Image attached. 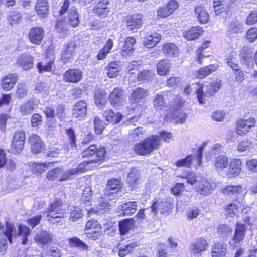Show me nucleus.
Listing matches in <instances>:
<instances>
[{
    "mask_svg": "<svg viewBox=\"0 0 257 257\" xmlns=\"http://www.w3.org/2000/svg\"><path fill=\"white\" fill-rule=\"evenodd\" d=\"M90 162H91L92 161L82 162L77 167L65 172L61 167L55 168L47 172L46 178L50 181L59 179L60 181H63L68 180L71 178L72 176L78 175L84 172L86 170L85 167Z\"/></svg>",
    "mask_w": 257,
    "mask_h": 257,
    "instance_id": "1",
    "label": "nucleus"
},
{
    "mask_svg": "<svg viewBox=\"0 0 257 257\" xmlns=\"http://www.w3.org/2000/svg\"><path fill=\"white\" fill-rule=\"evenodd\" d=\"M160 142L159 136L153 135L137 143L134 146V151L139 155L145 156L158 149Z\"/></svg>",
    "mask_w": 257,
    "mask_h": 257,
    "instance_id": "2",
    "label": "nucleus"
},
{
    "mask_svg": "<svg viewBox=\"0 0 257 257\" xmlns=\"http://www.w3.org/2000/svg\"><path fill=\"white\" fill-rule=\"evenodd\" d=\"M172 199L167 198L163 199L161 202L158 203L154 202L151 206V214L152 217L155 216L158 212V210L160 211L161 214L168 213L171 209L173 208V205L172 204Z\"/></svg>",
    "mask_w": 257,
    "mask_h": 257,
    "instance_id": "3",
    "label": "nucleus"
},
{
    "mask_svg": "<svg viewBox=\"0 0 257 257\" xmlns=\"http://www.w3.org/2000/svg\"><path fill=\"white\" fill-rule=\"evenodd\" d=\"M205 147V145H203L199 147L196 155L191 154L187 156L186 158L178 160L176 162L175 164L178 167H189L194 160H196L199 165L202 163V152Z\"/></svg>",
    "mask_w": 257,
    "mask_h": 257,
    "instance_id": "4",
    "label": "nucleus"
},
{
    "mask_svg": "<svg viewBox=\"0 0 257 257\" xmlns=\"http://www.w3.org/2000/svg\"><path fill=\"white\" fill-rule=\"evenodd\" d=\"M25 141V132L17 131L14 133L11 145V151L16 154H20L24 148Z\"/></svg>",
    "mask_w": 257,
    "mask_h": 257,
    "instance_id": "5",
    "label": "nucleus"
},
{
    "mask_svg": "<svg viewBox=\"0 0 257 257\" xmlns=\"http://www.w3.org/2000/svg\"><path fill=\"white\" fill-rule=\"evenodd\" d=\"M63 203L59 199H56L54 202L51 203L46 213V217L50 216L53 218H63L65 211L62 208Z\"/></svg>",
    "mask_w": 257,
    "mask_h": 257,
    "instance_id": "6",
    "label": "nucleus"
},
{
    "mask_svg": "<svg viewBox=\"0 0 257 257\" xmlns=\"http://www.w3.org/2000/svg\"><path fill=\"white\" fill-rule=\"evenodd\" d=\"M108 99L113 106H120L125 100L124 91L121 88H115L109 94Z\"/></svg>",
    "mask_w": 257,
    "mask_h": 257,
    "instance_id": "7",
    "label": "nucleus"
},
{
    "mask_svg": "<svg viewBox=\"0 0 257 257\" xmlns=\"http://www.w3.org/2000/svg\"><path fill=\"white\" fill-rule=\"evenodd\" d=\"M109 0H99V2L93 8V12L100 18H106L110 12L108 7Z\"/></svg>",
    "mask_w": 257,
    "mask_h": 257,
    "instance_id": "8",
    "label": "nucleus"
},
{
    "mask_svg": "<svg viewBox=\"0 0 257 257\" xmlns=\"http://www.w3.org/2000/svg\"><path fill=\"white\" fill-rule=\"evenodd\" d=\"M143 25L142 15L134 14L126 18V26L129 31L139 29Z\"/></svg>",
    "mask_w": 257,
    "mask_h": 257,
    "instance_id": "9",
    "label": "nucleus"
},
{
    "mask_svg": "<svg viewBox=\"0 0 257 257\" xmlns=\"http://www.w3.org/2000/svg\"><path fill=\"white\" fill-rule=\"evenodd\" d=\"M44 36V29L41 27H37L30 29L28 35V38L32 43L39 45L41 43Z\"/></svg>",
    "mask_w": 257,
    "mask_h": 257,
    "instance_id": "10",
    "label": "nucleus"
},
{
    "mask_svg": "<svg viewBox=\"0 0 257 257\" xmlns=\"http://www.w3.org/2000/svg\"><path fill=\"white\" fill-rule=\"evenodd\" d=\"M87 112V105L84 101L76 102L73 109V116L78 120L84 118Z\"/></svg>",
    "mask_w": 257,
    "mask_h": 257,
    "instance_id": "11",
    "label": "nucleus"
},
{
    "mask_svg": "<svg viewBox=\"0 0 257 257\" xmlns=\"http://www.w3.org/2000/svg\"><path fill=\"white\" fill-rule=\"evenodd\" d=\"M123 187L122 181L116 178H111L109 179L106 184L105 189V194L107 195L113 194L116 193Z\"/></svg>",
    "mask_w": 257,
    "mask_h": 257,
    "instance_id": "12",
    "label": "nucleus"
},
{
    "mask_svg": "<svg viewBox=\"0 0 257 257\" xmlns=\"http://www.w3.org/2000/svg\"><path fill=\"white\" fill-rule=\"evenodd\" d=\"M18 76L16 74H9L1 80V85L2 89L6 91L13 88L18 80Z\"/></svg>",
    "mask_w": 257,
    "mask_h": 257,
    "instance_id": "13",
    "label": "nucleus"
},
{
    "mask_svg": "<svg viewBox=\"0 0 257 257\" xmlns=\"http://www.w3.org/2000/svg\"><path fill=\"white\" fill-rule=\"evenodd\" d=\"M82 75V72L80 70L71 69L64 73V79L67 82L76 83L81 81Z\"/></svg>",
    "mask_w": 257,
    "mask_h": 257,
    "instance_id": "14",
    "label": "nucleus"
},
{
    "mask_svg": "<svg viewBox=\"0 0 257 257\" xmlns=\"http://www.w3.org/2000/svg\"><path fill=\"white\" fill-rule=\"evenodd\" d=\"M29 142L32 151L35 154L40 153L44 149V143L37 135L32 134L29 138Z\"/></svg>",
    "mask_w": 257,
    "mask_h": 257,
    "instance_id": "15",
    "label": "nucleus"
},
{
    "mask_svg": "<svg viewBox=\"0 0 257 257\" xmlns=\"http://www.w3.org/2000/svg\"><path fill=\"white\" fill-rule=\"evenodd\" d=\"M75 48L76 44L73 42H70L64 46L61 58L64 63H67L71 61Z\"/></svg>",
    "mask_w": 257,
    "mask_h": 257,
    "instance_id": "16",
    "label": "nucleus"
},
{
    "mask_svg": "<svg viewBox=\"0 0 257 257\" xmlns=\"http://www.w3.org/2000/svg\"><path fill=\"white\" fill-rule=\"evenodd\" d=\"M166 118H171V120L175 121V123H183L187 117V114L182 112L180 107L176 109H171L170 112L166 115Z\"/></svg>",
    "mask_w": 257,
    "mask_h": 257,
    "instance_id": "17",
    "label": "nucleus"
},
{
    "mask_svg": "<svg viewBox=\"0 0 257 257\" xmlns=\"http://www.w3.org/2000/svg\"><path fill=\"white\" fill-rule=\"evenodd\" d=\"M34 58L27 54L20 56L17 60V64L24 70H28L33 67Z\"/></svg>",
    "mask_w": 257,
    "mask_h": 257,
    "instance_id": "18",
    "label": "nucleus"
},
{
    "mask_svg": "<svg viewBox=\"0 0 257 257\" xmlns=\"http://www.w3.org/2000/svg\"><path fill=\"white\" fill-rule=\"evenodd\" d=\"M53 237V234L51 232L43 231L36 234L34 239L38 244L45 245L52 242Z\"/></svg>",
    "mask_w": 257,
    "mask_h": 257,
    "instance_id": "19",
    "label": "nucleus"
},
{
    "mask_svg": "<svg viewBox=\"0 0 257 257\" xmlns=\"http://www.w3.org/2000/svg\"><path fill=\"white\" fill-rule=\"evenodd\" d=\"M241 161L240 159L232 160L227 172L229 177H234L238 176L241 172Z\"/></svg>",
    "mask_w": 257,
    "mask_h": 257,
    "instance_id": "20",
    "label": "nucleus"
},
{
    "mask_svg": "<svg viewBox=\"0 0 257 257\" xmlns=\"http://www.w3.org/2000/svg\"><path fill=\"white\" fill-rule=\"evenodd\" d=\"M137 208V202L134 201L126 202L118 207V209L121 210L120 214H122L124 216L134 214Z\"/></svg>",
    "mask_w": 257,
    "mask_h": 257,
    "instance_id": "21",
    "label": "nucleus"
},
{
    "mask_svg": "<svg viewBox=\"0 0 257 257\" xmlns=\"http://www.w3.org/2000/svg\"><path fill=\"white\" fill-rule=\"evenodd\" d=\"M127 183L133 189L140 183V173L136 168L131 169L126 179Z\"/></svg>",
    "mask_w": 257,
    "mask_h": 257,
    "instance_id": "22",
    "label": "nucleus"
},
{
    "mask_svg": "<svg viewBox=\"0 0 257 257\" xmlns=\"http://www.w3.org/2000/svg\"><path fill=\"white\" fill-rule=\"evenodd\" d=\"M148 95V92L147 89L142 88H138L135 89L132 93L130 98L131 103H137L141 101V100L145 98Z\"/></svg>",
    "mask_w": 257,
    "mask_h": 257,
    "instance_id": "23",
    "label": "nucleus"
},
{
    "mask_svg": "<svg viewBox=\"0 0 257 257\" xmlns=\"http://www.w3.org/2000/svg\"><path fill=\"white\" fill-rule=\"evenodd\" d=\"M103 116L107 121L114 124L119 123L122 118L121 114L118 112L115 114L110 109H105L103 112Z\"/></svg>",
    "mask_w": 257,
    "mask_h": 257,
    "instance_id": "24",
    "label": "nucleus"
},
{
    "mask_svg": "<svg viewBox=\"0 0 257 257\" xmlns=\"http://www.w3.org/2000/svg\"><path fill=\"white\" fill-rule=\"evenodd\" d=\"M227 253V245L223 242L215 243L212 248V257H225Z\"/></svg>",
    "mask_w": 257,
    "mask_h": 257,
    "instance_id": "25",
    "label": "nucleus"
},
{
    "mask_svg": "<svg viewBox=\"0 0 257 257\" xmlns=\"http://www.w3.org/2000/svg\"><path fill=\"white\" fill-rule=\"evenodd\" d=\"M37 14L42 18H46L48 14L49 6L47 0H38L35 6Z\"/></svg>",
    "mask_w": 257,
    "mask_h": 257,
    "instance_id": "26",
    "label": "nucleus"
},
{
    "mask_svg": "<svg viewBox=\"0 0 257 257\" xmlns=\"http://www.w3.org/2000/svg\"><path fill=\"white\" fill-rule=\"evenodd\" d=\"M207 246V241L205 239L200 238L192 244L191 249L193 253L196 254L206 250Z\"/></svg>",
    "mask_w": 257,
    "mask_h": 257,
    "instance_id": "27",
    "label": "nucleus"
},
{
    "mask_svg": "<svg viewBox=\"0 0 257 257\" xmlns=\"http://www.w3.org/2000/svg\"><path fill=\"white\" fill-rule=\"evenodd\" d=\"M68 19L69 24L73 27H76L79 24V14L75 7H71L68 10Z\"/></svg>",
    "mask_w": 257,
    "mask_h": 257,
    "instance_id": "28",
    "label": "nucleus"
},
{
    "mask_svg": "<svg viewBox=\"0 0 257 257\" xmlns=\"http://www.w3.org/2000/svg\"><path fill=\"white\" fill-rule=\"evenodd\" d=\"M246 230V228L244 224H237L233 238V241L235 243H239L243 240L244 237Z\"/></svg>",
    "mask_w": 257,
    "mask_h": 257,
    "instance_id": "29",
    "label": "nucleus"
},
{
    "mask_svg": "<svg viewBox=\"0 0 257 257\" xmlns=\"http://www.w3.org/2000/svg\"><path fill=\"white\" fill-rule=\"evenodd\" d=\"M162 52L169 57H175L178 55V49L174 44L167 43L163 45Z\"/></svg>",
    "mask_w": 257,
    "mask_h": 257,
    "instance_id": "30",
    "label": "nucleus"
},
{
    "mask_svg": "<svg viewBox=\"0 0 257 257\" xmlns=\"http://www.w3.org/2000/svg\"><path fill=\"white\" fill-rule=\"evenodd\" d=\"M195 13L200 23L205 24L208 22L209 15L202 5L197 6L195 7Z\"/></svg>",
    "mask_w": 257,
    "mask_h": 257,
    "instance_id": "31",
    "label": "nucleus"
},
{
    "mask_svg": "<svg viewBox=\"0 0 257 257\" xmlns=\"http://www.w3.org/2000/svg\"><path fill=\"white\" fill-rule=\"evenodd\" d=\"M161 39L160 35L154 33L147 37L143 41L144 46L146 48H151L159 43Z\"/></svg>",
    "mask_w": 257,
    "mask_h": 257,
    "instance_id": "32",
    "label": "nucleus"
},
{
    "mask_svg": "<svg viewBox=\"0 0 257 257\" xmlns=\"http://www.w3.org/2000/svg\"><path fill=\"white\" fill-rule=\"evenodd\" d=\"M218 68V65L212 64L200 69L197 72V76L198 78L203 79L215 71Z\"/></svg>",
    "mask_w": 257,
    "mask_h": 257,
    "instance_id": "33",
    "label": "nucleus"
},
{
    "mask_svg": "<svg viewBox=\"0 0 257 257\" xmlns=\"http://www.w3.org/2000/svg\"><path fill=\"white\" fill-rule=\"evenodd\" d=\"M203 32L202 28L199 27H192L184 33V37L188 40H193L201 36Z\"/></svg>",
    "mask_w": 257,
    "mask_h": 257,
    "instance_id": "34",
    "label": "nucleus"
},
{
    "mask_svg": "<svg viewBox=\"0 0 257 257\" xmlns=\"http://www.w3.org/2000/svg\"><path fill=\"white\" fill-rule=\"evenodd\" d=\"M136 43V39L133 37H127L124 41V46L122 49V55L131 54L134 50V46Z\"/></svg>",
    "mask_w": 257,
    "mask_h": 257,
    "instance_id": "35",
    "label": "nucleus"
},
{
    "mask_svg": "<svg viewBox=\"0 0 257 257\" xmlns=\"http://www.w3.org/2000/svg\"><path fill=\"white\" fill-rule=\"evenodd\" d=\"M138 246L137 242H132L119 248L118 255L121 257H124L132 252Z\"/></svg>",
    "mask_w": 257,
    "mask_h": 257,
    "instance_id": "36",
    "label": "nucleus"
},
{
    "mask_svg": "<svg viewBox=\"0 0 257 257\" xmlns=\"http://www.w3.org/2000/svg\"><path fill=\"white\" fill-rule=\"evenodd\" d=\"M48 58H49L48 57L46 58V62L44 65H43L42 63L40 62L37 64V67L38 69L39 73H43L44 72H50L51 71L53 66L55 59L53 55H52V57L50 60H48Z\"/></svg>",
    "mask_w": 257,
    "mask_h": 257,
    "instance_id": "37",
    "label": "nucleus"
},
{
    "mask_svg": "<svg viewBox=\"0 0 257 257\" xmlns=\"http://www.w3.org/2000/svg\"><path fill=\"white\" fill-rule=\"evenodd\" d=\"M134 225V220L132 219H125L119 223V229L121 235L126 234Z\"/></svg>",
    "mask_w": 257,
    "mask_h": 257,
    "instance_id": "38",
    "label": "nucleus"
},
{
    "mask_svg": "<svg viewBox=\"0 0 257 257\" xmlns=\"http://www.w3.org/2000/svg\"><path fill=\"white\" fill-rule=\"evenodd\" d=\"M16 230L14 227L13 224L7 221L6 223L5 227L3 229L4 236L6 237L7 240L10 243H12V237L16 233Z\"/></svg>",
    "mask_w": 257,
    "mask_h": 257,
    "instance_id": "39",
    "label": "nucleus"
},
{
    "mask_svg": "<svg viewBox=\"0 0 257 257\" xmlns=\"http://www.w3.org/2000/svg\"><path fill=\"white\" fill-rule=\"evenodd\" d=\"M36 106L35 103L32 101H28L22 104L20 107V112L23 116L31 114Z\"/></svg>",
    "mask_w": 257,
    "mask_h": 257,
    "instance_id": "40",
    "label": "nucleus"
},
{
    "mask_svg": "<svg viewBox=\"0 0 257 257\" xmlns=\"http://www.w3.org/2000/svg\"><path fill=\"white\" fill-rule=\"evenodd\" d=\"M50 164V163L32 162L30 165V168L34 173L41 174L45 171L46 169L49 167Z\"/></svg>",
    "mask_w": 257,
    "mask_h": 257,
    "instance_id": "41",
    "label": "nucleus"
},
{
    "mask_svg": "<svg viewBox=\"0 0 257 257\" xmlns=\"http://www.w3.org/2000/svg\"><path fill=\"white\" fill-rule=\"evenodd\" d=\"M214 189V188L211 184L208 181L204 180L202 182L201 186L197 189V192L201 195L208 196Z\"/></svg>",
    "mask_w": 257,
    "mask_h": 257,
    "instance_id": "42",
    "label": "nucleus"
},
{
    "mask_svg": "<svg viewBox=\"0 0 257 257\" xmlns=\"http://www.w3.org/2000/svg\"><path fill=\"white\" fill-rule=\"evenodd\" d=\"M228 162V157L226 155H219L215 159L214 166L218 170H222L227 166Z\"/></svg>",
    "mask_w": 257,
    "mask_h": 257,
    "instance_id": "43",
    "label": "nucleus"
},
{
    "mask_svg": "<svg viewBox=\"0 0 257 257\" xmlns=\"http://www.w3.org/2000/svg\"><path fill=\"white\" fill-rule=\"evenodd\" d=\"M170 67L169 63L167 60H161L157 65V73L160 75H165L169 72Z\"/></svg>",
    "mask_w": 257,
    "mask_h": 257,
    "instance_id": "44",
    "label": "nucleus"
},
{
    "mask_svg": "<svg viewBox=\"0 0 257 257\" xmlns=\"http://www.w3.org/2000/svg\"><path fill=\"white\" fill-rule=\"evenodd\" d=\"M69 244L70 247H77L82 250H88V246L77 237H73L69 239Z\"/></svg>",
    "mask_w": 257,
    "mask_h": 257,
    "instance_id": "45",
    "label": "nucleus"
},
{
    "mask_svg": "<svg viewBox=\"0 0 257 257\" xmlns=\"http://www.w3.org/2000/svg\"><path fill=\"white\" fill-rule=\"evenodd\" d=\"M56 30L62 37H65L70 34L67 24L63 20H59L56 24Z\"/></svg>",
    "mask_w": 257,
    "mask_h": 257,
    "instance_id": "46",
    "label": "nucleus"
},
{
    "mask_svg": "<svg viewBox=\"0 0 257 257\" xmlns=\"http://www.w3.org/2000/svg\"><path fill=\"white\" fill-rule=\"evenodd\" d=\"M113 47V42L112 40L109 39L107 41L105 45L104 46L103 48L101 49L99 52L98 53L97 57L98 60H102L103 59L107 54H108L112 49Z\"/></svg>",
    "mask_w": 257,
    "mask_h": 257,
    "instance_id": "47",
    "label": "nucleus"
},
{
    "mask_svg": "<svg viewBox=\"0 0 257 257\" xmlns=\"http://www.w3.org/2000/svg\"><path fill=\"white\" fill-rule=\"evenodd\" d=\"M242 187L240 185H228L222 190V192L227 195L231 196L242 192Z\"/></svg>",
    "mask_w": 257,
    "mask_h": 257,
    "instance_id": "48",
    "label": "nucleus"
},
{
    "mask_svg": "<svg viewBox=\"0 0 257 257\" xmlns=\"http://www.w3.org/2000/svg\"><path fill=\"white\" fill-rule=\"evenodd\" d=\"M229 31L231 33L238 34L242 32V24L237 20L232 21L229 25Z\"/></svg>",
    "mask_w": 257,
    "mask_h": 257,
    "instance_id": "49",
    "label": "nucleus"
},
{
    "mask_svg": "<svg viewBox=\"0 0 257 257\" xmlns=\"http://www.w3.org/2000/svg\"><path fill=\"white\" fill-rule=\"evenodd\" d=\"M30 229L26 225H20L19 227V234L22 237V244H26L28 242L27 236L30 235Z\"/></svg>",
    "mask_w": 257,
    "mask_h": 257,
    "instance_id": "50",
    "label": "nucleus"
},
{
    "mask_svg": "<svg viewBox=\"0 0 257 257\" xmlns=\"http://www.w3.org/2000/svg\"><path fill=\"white\" fill-rule=\"evenodd\" d=\"M106 94L100 90H97L95 93L94 100L96 105H103L106 102Z\"/></svg>",
    "mask_w": 257,
    "mask_h": 257,
    "instance_id": "51",
    "label": "nucleus"
},
{
    "mask_svg": "<svg viewBox=\"0 0 257 257\" xmlns=\"http://www.w3.org/2000/svg\"><path fill=\"white\" fill-rule=\"evenodd\" d=\"M93 195L91 188L90 186L85 187L82 194L81 200L84 204L91 202Z\"/></svg>",
    "mask_w": 257,
    "mask_h": 257,
    "instance_id": "52",
    "label": "nucleus"
},
{
    "mask_svg": "<svg viewBox=\"0 0 257 257\" xmlns=\"http://www.w3.org/2000/svg\"><path fill=\"white\" fill-rule=\"evenodd\" d=\"M195 85V89L196 91L197 97L199 103L204 104L205 99H204V97L205 96L206 94L204 93V91L203 90V84L200 83H196Z\"/></svg>",
    "mask_w": 257,
    "mask_h": 257,
    "instance_id": "53",
    "label": "nucleus"
},
{
    "mask_svg": "<svg viewBox=\"0 0 257 257\" xmlns=\"http://www.w3.org/2000/svg\"><path fill=\"white\" fill-rule=\"evenodd\" d=\"M93 123L95 133L97 134H101L105 127V123L98 117H94Z\"/></svg>",
    "mask_w": 257,
    "mask_h": 257,
    "instance_id": "54",
    "label": "nucleus"
},
{
    "mask_svg": "<svg viewBox=\"0 0 257 257\" xmlns=\"http://www.w3.org/2000/svg\"><path fill=\"white\" fill-rule=\"evenodd\" d=\"M244 119L238 120L236 123V132L240 135L245 134L248 132V127Z\"/></svg>",
    "mask_w": 257,
    "mask_h": 257,
    "instance_id": "55",
    "label": "nucleus"
},
{
    "mask_svg": "<svg viewBox=\"0 0 257 257\" xmlns=\"http://www.w3.org/2000/svg\"><path fill=\"white\" fill-rule=\"evenodd\" d=\"M221 80H216L215 81H213L210 83V86L208 88V90L206 92V93L209 96L212 95L214 93L216 92L222 86L221 83Z\"/></svg>",
    "mask_w": 257,
    "mask_h": 257,
    "instance_id": "56",
    "label": "nucleus"
},
{
    "mask_svg": "<svg viewBox=\"0 0 257 257\" xmlns=\"http://www.w3.org/2000/svg\"><path fill=\"white\" fill-rule=\"evenodd\" d=\"M109 204L107 202H102L97 205L96 209H94L93 208L90 209V210L88 209V213L89 214L92 213H102V212L106 211L109 208Z\"/></svg>",
    "mask_w": 257,
    "mask_h": 257,
    "instance_id": "57",
    "label": "nucleus"
},
{
    "mask_svg": "<svg viewBox=\"0 0 257 257\" xmlns=\"http://www.w3.org/2000/svg\"><path fill=\"white\" fill-rule=\"evenodd\" d=\"M70 220L75 221L82 216L81 210L78 207H73L71 209Z\"/></svg>",
    "mask_w": 257,
    "mask_h": 257,
    "instance_id": "58",
    "label": "nucleus"
},
{
    "mask_svg": "<svg viewBox=\"0 0 257 257\" xmlns=\"http://www.w3.org/2000/svg\"><path fill=\"white\" fill-rule=\"evenodd\" d=\"M232 232V229L225 224H221L218 227V232L222 237H227Z\"/></svg>",
    "mask_w": 257,
    "mask_h": 257,
    "instance_id": "59",
    "label": "nucleus"
},
{
    "mask_svg": "<svg viewBox=\"0 0 257 257\" xmlns=\"http://www.w3.org/2000/svg\"><path fill=\"white\" fill-rule=\"evenodd\" d=\"M16 95L20 98H24L27 94V89L26 85L23 83H19L17 85Z\"/></svg>",
    "mask_w": 257,
    "mask_h": 257,
    "instance_id": "60",
    "label": "nucleus"
},
{
    "mask_svg": "<svg viewBox=\"0 0 257 257\" xmlns=\"http://www.w3.org/2000/svg\"><path fill=\"white\" fill-rule=\"evenodd\" d=\"M22 18V16L21 13L14 11L11 14L10 18L8 19V22L11 25L18 24L21 21Z\"/></svg>",
    "mask_w": 257,
    "mask_h": 257,
    "instance_id": "61",
    "label": "nucleus"
},
{
    "mask_svg": "<svg viewBox=\"0 0 257 257\" xmlns=\"http://www.w3.org/2000/svg\"><path fill=\"white\" fill-rule=\"evenodd\" d=\"M153 105L156 110H161L164 105V100L162 95L157 94L154 101Z\"/></svg>",
    "mask_w": 257,
    "mask_h": 257,
    "instance_id": "62",
    "label": "nucleus"
},
{
    "mask_svg": "<svg viewBox=\"0 0 257 257\" xmlns=\"http://www.w3.org/2000/svg\"><path fill=\"white\" fill-rule=\"evenodd\" d=\"M46 255L48 257H61L62 253L60 249L52 247L47 250Z\"/></svg>",
    "mask_w": 257,
    "mask_h": 257,
    "instance_id": "63",
    "label": "nucleus"
},
{
    "mask_svg": "<svg viewBox=\"0 0 257 257\" xmlns=\"http://www.w3.org/2000/svg\"><path fill=\"white\" fill-rule=\"evenodd\" d=\"M246 38L249 42H252L257 39V28L249 29L246 34Z\"/></svg>",
    "mask_w": 257,
    "mask_h": 257,
    "instance_id": "64",
    "label": "nucleus"
}]
</instances>
